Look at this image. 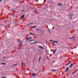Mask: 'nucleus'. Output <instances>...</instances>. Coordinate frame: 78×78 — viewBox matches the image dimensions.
I'll list each match as a JSON object with an SVG mask.
<instances>
[{
  "mask_svg": "<svg viewBox=\"0 0 78 78\" xmlns=\"http://www.w3.org/2000/svg\"><path fill=\"white\" fill-rule=\"evenodd\" d=\"M28 25H33V23H30L27 24Z\"/></svg>",
  "mask_w": 78,
  "mask_h": 78,
  "instance_id": "20e7f679",
  "label": "nucleus"
},
{
  "mask_svg": "<svg viewBox=\"0 0 78 78\" xmlns=\"http://www.w3.org/2000/svg\"><path fill=\"white\" fill-rule=\"evenodd\" d=\"M38 48H41L42 49H44V48H43V47H41V46L38 47Z\"/></svg>",
  "mask_w": 78,
  "mask_h": 78,
  "instance_id": "39448f33",
  "label": "nucleus"
},
{
  "mask_svg": "<svg viewBox=\"0 0 78 78\" xmlns=\"http://www.w3.org/2000/svg\"><path fill=\"white\" fill-rule=\"evenodd\" d=\"M25 17V15H23L21 17V19H23V17Z\"/></svg>",
  "mask_w": 78,
  "mask_h": 78,
  "instance_id": "0eeeda50",
  "label": "nucleus"
},
{
  "mask_svg": "<svg viewBox=\"0 0 78 78\" xmlns=\"http://www.w3.org/2000/svg\"><path fill=\"white\" fill-rule=\"evenodd\" d=\"M56 50H55V51H54V53H56Z\"/></svg>",
  "mask_w": 78,
  "mask_h": 78,
  "instance_id": "a211bd4d",
  "label": "nucleus"
},
{
  "mask_svg": "<svg viewBox=\"0 0 78 78\" xmlns=\"http://www.w3.org/2000/svg\"><path fill=\"white\" fill-rule=\"evenodd\" d=\"M11 11H12V10H11Z\"/></svg>",
  "mask_w": 78,
  "mask_h": 78,
  "instance_id": "72a5a7b5",
  "label": "nucleus"
},
{
  "mask_svg": "<svg viewBox=\"0 0 78 78\" xmlns=\"http://www.w3.org/2000/svg\"><path fill=\"white\" fill-rule=\"evenodd\" d=\"M51 71H52V72H56V70L52 69L51 70Z\"/></svg>",
  "mask_w": 78,
  "mask_h": 78,
  "instance_id": "9b49d317",
  "label": "nucleus"
},
{
  "mask_svg": "<svg viewBox=\"0 0 78 78\" xmlns=\"http://www.w3.org/2000/svg\"><path fill=\"white\" fill-rule=\"evenodd\" d=\"M32 39V37L28 38L27 39V41H28V40H30V39Z\"/></svg>",
  "mask_w": 78,
  "mask_h": 78,
  "instance_id": "7ed1b4c3",
  "label": "nucleus"
},
{
  "mask_svg": "<svg viewBox=\"0 0 78 78\" xmlns=\"http://www.w3.org/2000/svg\"><path fill=\"white\" fill-rule=\"evenodd\" d=\"M76 71H77V70H76V71H75L74 72H73V73L72 74V75H73V74H74V73H76Z\"/></svg>",
  "mask_w": 78,
  "mask_h": 78,
  "instance_id": "423d86ee",
  "label": "nucleus"
},
{
  "mask_svg": "<svg viewBox=\"0 0 78 78\" xmlns=\"http://www.w3.org/2000/svg\"><path fill=\"white\" fill-rule=\"evenodd\" d=\"M2 0H0V2H2Z\"/></svg>",
  "mask_w": 78,
  "mask_h": 78,
  "instance_id": "393cba45",
  "label": "nucleus"
},
{
  "mask_svg": "<svg viewBox=\"0 0 78 78\" xmlns=\"http://www.w3.org/2000/svg\"><path fill=\"white\" fill-rule=\"evenodd\" d=\"M75 37H72V38H70V39H73V38H75Z\"/></svg>",
  "mask_w": 78,
  "mask_h": 78,
  "instance_id": "f3484780",
  "label": "nucleus"
},
{
  "mask_svg": "<svg viewBox=\"0 0 78 78\" xmlns=\"http://www.w3.org/2000/svg\"><path fill=\"white\" fill-rule=\"evenodd\" d=\"M52 45L53 46H55V44L54 43L52 44Z\"/></svg>",
  "mask_w": 78,
  "mask_h": 78,
  "instance_id": "6ab92c4d",
  "label": "nucleus"
},
{
  "mask_svg": "<svg viewBox=\"0 0 78 78\" xmlns=\"http://www.w3.org/2000/svg\"><path fill=\"white\" fill-rule=\"evenodd\" d=\"M2 78H6V77H2Z\"/></svg>",
  "mask_w": 78,
  "mask_h": 78,
  "instance_id": "cd10ccee",
  "label": "nucleus"
},
{
  "mask_svg": "<svg viewBox=\"0 0 78 78\" xmlns=\"http://www.w3.org/2000/svg\"><path fill=\"white\" fill-rule=\"evenodd\" d=\"M48 32H49V33H50V30H48Z\"/></svg>",
  "mask_w": 78,
  "mask_h": 78,
  "instance_id": "b1692460",
  "label": "nucleus"
},
{
  "mask_svg": "<svg viewBox=\"0 0 78 78\" xmlns=\"http://www.w3.org/2000/svg\"><path fill=\"white\" fill-rule=\"evenodd\" d=\"M3 58H6V57H4Z\"/></svg>",
  "mask_w": 78,
  "mask_h": 78,
  "instance_id": "bb28decb",
  "label": "nucleus"
},
{
  "mask_svg": "<svg viewBox=\"0 0 78 78\" xmlns=\"http://www.w3.org/2000/svg\"><path fill=\"white\" fill-rule=\"evenodd\" d=\"M30 35H34V34H31V33H30Z\"/></svg>",
  "mask_w": 78,
  "mask_h": 78,
  "instance_id": "f8f14e48",
  "label": "nucleus"
},
{
  "mask_svg": "<svg viewBox=\"0 0 78 78\" xmlns=\"http://www.w3.org/2000/svg\"><path fill=\"white\" fill-rule=\"evenodd\" d=\"M22 44V42H21H21L20 43V44Z\"/></svg>",
  "mask_w": 78,
  "mask_h": 78,
  "instance_id": "a878e982",
  "label": "nucleus"
},
{
  "mask_svg": "<svg viewBox=\"0 0 78 78\" xmlns=\"http://www.w3.org/2000/svg\"><path fill=\"white\" fill-rule=\"evenodd\" d=\"M7 22V21H5V22Z\"/></svg>",
  "mask_w": 78,
  "mask_h": 78,
  "instance_id": "2f4dec72",
  "label": "nucleus"
},
{
  "mask_svg": "<svg viewBox=\"0 0 78 78\" xmlns=\"http://www.w3.org/2000/svg\"><path fill=\"white\" fill-rule=\"evenodd\" d=\"M13 18L14 17V15H13Z\"/></svg>",
  "mask_w": 78,
  "mask_h": 78,
  "instance_id": "c85d7f7f",
  "label": "nucleus"
},
{
  "mask_svg": "<svg viewBox=\"0 0 78 78\" xmlns=\"http://www.w3.org/2000/svg\"><path fill=\"white\" fill-rule=\"evenodd\" d=\"M17 64H18L16 63L15 64L13 65L12 66H16V65H17Z\"/></svg>",
  "mask_w": 78,
  "mask_h": 78,
  "instance_id": "9d476101",
  "label": "nucleus"
},
{
  "mask_svg": "<svg viewBox=\"0 0 78 78\" xmlns=\"http://www.w3.org/2000/svg\"><path fill=\"white\" fill-rule=\"evenodd\" d=\"M22 11H24V10H22Z\"/></svg>",
  "mask_w": 78,
  "mask_h": 78,
  "instance_id": "473e14b6",
  "label": "nucleus"
},
{
  "mask_svg": "<svg viewBox=\"0 0 78 78\" xmlns=\"http://www.w3.org/2000/svg\"><path fill=\"white\" fill-rule=\"evenodd\" d=\"M68 70H69V68L67 67H66V70H65V72H67L68 71Z\"/></svg>",
  "mask_w": 78,
  "mask_h": 78,
  "instance_id": "f257e3e1",
  "label": "nucleus"
},
{
  "mask_svg": "<svg viewBox=\"0 0 78 78\" xmlns=\"http://www.w3.org/2000/svg\"><path fill=\"white\" fill-rule=\"evenodd\" d=\"M41 57H40L39 58L38 61L39 62V61H41Z\"/></svg>",
  "mask_w": 78,
  "mask_h": 78,
  "instance_id": "ddd939ff",
  "label": "nucleus"
},
{
  "mask_svg": "<svg viewBox=\"0 0 78 78\" xmlns=\"http://www.w3.org/2000/svg\"><path fill=\"white\" fill-rule=\"evenodd\" d=\"M23 62H22V64H21V66H23Z\"/></svg>",
  "mask_w": 78,
  "mask_h": 78,
  "instance_id": "5701e85b",
  "label": "nucleus"
},
{
  "mask_svg": "<svg viewBox=\"0 0 78 78\" xmlns=\"http://www.w3.org/2000/svg\"><path fill=\"white\" fill-rule=\"evenodd\" d=\"M72 66H73V64H71V65L69 66L70 68H71Z\"/></svg>",
  "mask_w": 78,
  "mask_h": 78,
  "instance_id": "6e6552de",
  "label": "nucleus"
},
{
  "mask_svg": "<svg viewBox=\"0 0 78 78\" xmlns=\"http://www.w3.org/2000/svg\"><path fill=\"white\" fill-rule=\"evenodd\" d=\"M68 64H66V66H67V65H68Z\"/></svg>",
  "mask_w": 78,
  "mask_h": 78,
  "instance_id": "7c9ffc66",
  "label": "nucleus"
},
{
  "mask_svg": "<svg viewBox=\"0 0 78 78\" xmlns=\"http://www.w3.org/2000/svg\"><path fill=\"white\" fill-rule=\"evenodd\" d=\"M61 5H62V4H58V6H61Z\"/></svg>",
  "mask_w": 78,
  "mask_h": 78,
  "instance_id": "1a4fd4ad",
  "label": "nucleus"
},
{
  "mask_svg": "<svg viewBox=\"0 0 78 78\" xmlns=\"http://www.w3.org/2000/svg\"><path fill=\"white\" fill-rule=\"evenodd\" d=\"M31 41H33V40H31L29 41V42H31Z\"/></svg>",
  "mask_w": 78,
  "mask_h": 78,
  "instance_id": "412c9836",
  "label": "nucleus"
},
{
  "mask_svg": "<svg viewBox=\"0 0 78 78\" xmlns=\"http://www.w3.org/2000/svg\"><path fill=\"white\" fill-rule=\"evenodd\" d=\"M35 27H36V26H34V27H32V28H35Z\"/></svg>",
  "mask_w": 78,
  "mask_h": 78,
  "instance_id": "4468645a",
  "label": "nucleus"
},
{
  "mask_svg": "<svg viewBox=\"0 0 78 78\" xmlns=\"http://www.w3.org/2000/svg\"><path fill=\"white\" fill-rule=\"evenodd\" d=\"M29 44H36V43H35V42L33 43H29Z\"/></svg>",
  "mask_w": 78,
  "mask_h": 78,
  "instance_id": "2eb2a0df",
  "label": "nucleus"
},
{
  "mask_svg": "<svg viewBox=\"0 0 78 78\" xmlns=\"http://www.w3.org/2000/svg\"><path fill=\"white\" fill-rule=\"evenodd\" d=\"M51 42H54V43H58V41H52L51 40Z\"/></svg>",
  "mask_w": 78,
  "mask_h": 78,
  "instance_id": "f03ea898",
  "label": "nucleus"
},
{
  "mask_svg": "<svg viewBox=\"0 0 78 78\" xmlns=\"http://www.w3.org/2000/svg\"><path fill=\"white\" fill-rule=\"evenodd\" d=\"M39 30V29H37V30H36V31H37V30Z\"/></svg>",
  "mask_w": 78,
  "mask_h": 78,
  "instance_id": "c756f323",
  "label": "nucleus"
},
{
  "mask_svg": "<svg viewBox=\"0 0 78 78\" xmlns=\"http://www.w3.org/2000/svg\"><path fill=\"white\" fill-rule=\"evenodd\" d=\"M2 64H3V65H5L6 64L5 63H2Z\"/></svg>",
  "mask_w": 78,
  "mask_h": 78,
  "instance_id": "aec40b11",
  "label": "nucleus"
},
{
  "mask_svg": "<svg viewBox=\"0 0 78 78\" xmlns=\"http://www.w3.org/2000/svg\"><path fill=\"white\" fill-rule=\"evenodd\" d=\"M32 76H36V74L33 73V74H32Z\"/></svg>",
  "mask_w": 78,
  "mask_h": 78,
  "instance_id": "dca6fc26",
  "label": "nucleus"
},
{
  "mask_svg": "<svg viewBox=\"0 0 78 78\" xmlns=\"http://www.w3.org/2000/svg\"><path fill=\"white\" fill-rule=\"evenodd\" d=\"M70 63H71V62L69 61V62L68 63V64H70Z\"/></svg>",
  "mask_w": 78,
  "mask_h": 78,
  "instance_id": "4be33fe9",
  "label": "nucleus"
}]
</instances>
